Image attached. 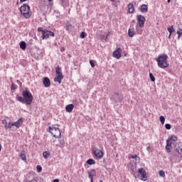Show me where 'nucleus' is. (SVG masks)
Masks as SVG:
<instances>
[{
	"label": "nucleus",
	"mask_w": 182,
	"mask_h": 182,
	"mask_svg": "<svg viewBox=\"0 0 182 182\" xmlns=\"http://www.w3.org/2000/svg\"><path fill=\"white\" fill-rule=\"evenodd\" d=\"M159 174L160 177H166V173H164V171H161V170L159 171Z\"/></svg>",
	"instance_id": "f704fd0d"
},
{
	"label": "nucleus",
	"mask_w": 182,
	"mask_h": 182,
	"mask_svg": "<svg viewBox=\"0 0 182 182\" xmlns=\"http://www.w3.org/2000/svg\"><path fill=\"white\" fill-rule=\"evenodd\" d=\"M36 170L38 173H41V171H42V166H41L40 165H38L36 166Z\"/></svg>",
	"instance_id": "4c0bfd02"
},
{
	"label": "nucleus",
	"mask_w": 182,
	"mask_h": 182,
	"mask_svg": "<svg viewBox=\"0 0 182 182\" xmlns=\"http://www.w3.org/2000/svg\"><path fill=\"white\" fill-rule=\"evenodd\" d=\"M179 31L182 32V23L179 24L178 26Z\"/></svg>",
	"instance_id": "37998d69"
},
{
	"label": "nucleus",
	"mask_w": 182,
	"mask_h": 182,
	"mask_svg": "<svg viewBox=\"0 0 182 182\" xmlns=\"http://www.w3.org/2000/svg\"><path fill=\"white\" fill-rule=\"evenodd\" d=\"M55 146L57 147H60V149H62V147H65V139H62L59 140V144H56Z\"/></svg>",
	"instance_id": "a211bd4d"
},
{
	"label": "nucleus",
	"mask_w": 182,
	"mask_h": 182,
	"mask_svg": "<svg viewBox=\"0 0 182 182\" xmlns=\"http://www.w3.org/2000/svg\"><path fill=\"white\" fill-rule=\"evenodd\" d=\"M151 149V147H150V146H147V147H146V150H147V151H150Z\"/></svg>",
	"instance_id": "49530a36"
},
{
	"label": "nucleus",
	"mask_w": 182,
	"mask_h": 182,
	"mask_svg": "<svg viewBox=\"0 0 182 182\" xmlns=\"http://www.w3.org/2000/svg\"><path fill=\"white\" fill-rule=\"evenodd\" d=\"M38 32H42V35L43 34V31H45V30H43V28H42V27H39L38 28Z\"/></svg>",
	"instance_id": "a19ab883"
},
{
	"label": "nucleus",
	"mask_w": 182,
	"mask_h": 182,
	"mask_svg": "<svg viewBox=\"0 0 182 182\" xmlns=\"http://www.w3.org/2000/svg\"><path fill=\"white\" fill-rule=\"evenodd\" d=\"M11 90H16V87L15 86L14 83L11 84Z\"/></svg>",
	"instance_id": "ea45409f"
},
{
	"label": "nucleus",
	"mask_w": 182,
	"mask_h": 182,
	"mask_svg": "<svg viewBox=\"0 0 182 182\" xmlns=\"http://www.w3.org/2000/svg\"><path fill=\"white\" fill-rule=\"evenodd\" d=\"M43 85L45 87H49L50 86V80L48 77H45L43 80Z\"/></svg>",
	"instance_id": "f8f14e48"
},
{
	"label": "nucleus",
	"mask_w": 182,
	"mask_h": 182,
	"mask_svg": "<svg viewBox=\"0 0 182 182\" xmlns=\"http://www.w3.org/2000/svg\"><path fill=\"white\" fill-rule=\"evenodd\" d=\"M168 4H170L171 2V0H167Z\"/></svg>",
	"instance_id": "3c124183"
},
{
	"label": "nucleus",
	"mask_w": 182,
	"mask_h": 182,
	"mask_svg": "<svg viewBox=\"0 0 182 182\" xmlns=\"http://www.w3.org/2000/svg\"><path fill=\"white\" fill-rule=\"evenodd\" d=\"M42 38L43 39H48L49 38L48 30L45 29V31H43Z\"/></svg>",
	"instance_id": "aec40b11"
},
{
	"label": "nucleus",
	"mask_w": 182,
	"mask_h": 182,
	"mask_svg": "<svg viewBox=\"0 0 182 182\" xmlns=\"http://www.w3.org/2000/svg\"><path fill=\"white\" fill-rule=\"evenodd\" d=\"M165 128L166 129V130H170L171 129V124H165Z\"/></svg>",
	"instance_id": "c9c22d12"
},
{
	"label": "nucleus",
	"mask_w": 182,
	"mask_h": 182,
	"mask_svg": "<svg viewBox=\"0 0 182 182\" xmlns=\"http://www.w3.org/2000/svg\"><path fill=\"white\" fill-rule=\"evenodd\" d=\"M111 1V2H114V0H110Z\"/></svg>",
	"instance_id": "6e6d98bb"
},
{
	"label": "nucleus",
	"mask_w": 182,
	"mask_h": 182,
	"mask_svg": "<svg viewBox=\"0 0 182 182\" xmlns=\"http://www.w3.org/2000/svg\"><path fill=\"white\" fill-rule=\"evenodd\" d=\"M1 122H2V124H5V126H6V124H8V122H6V119H4Z\"/></svg>",
	"instance_id": "79ce46f5"
},
{
	"label": "nucleus",
	"mask_w": 182,
	"mask_h": 182,
	"mask_svg": "<svg viewBox=\"0 0 182 182\" xmlns=\"http://www.w3.org/2000/svg\"><path fill=\"white\" fill-rule=\"evenodd\" d=\"M107 36H109V35H107V36L105 37V39H107Z\"/></svg>",
	"instance_id": "13d9d810"
},
{
	"label": "nucleus",
	"mask_w": 182,
	"mask_h": 182,
	"mask_svg": "<svg viewBox=\"0 0 182 182\" xmlns=\"http://www.w3.org/2000/svg\"><path fill=\"white\" fill-rule=\"evenodd\" d=\"M168 39H170V38H171V35H170V33H169V36H168Z\"/></svg>",
	"instance_id": "864d4df0"
},
{
	"label": "nucleus",
	"mask_w": 182,
	"mask_h": 182,
	"mask_svg": "<svg viewBox=\"0 0 182 182\" xmlns=\"http://www.w3.org/2000/svg\"><path fill=\"white\" fill-rule=\"evenodd\" d=\"M21 2H26V0H20Z\"/></svg>",
	"instance_id": "8fccbe9b"
},
{
	"label": "nucleus",
	"mask_w": 182,
	"mask_h": 182,
	"mask_svg": "<svg viewBox=\"0 0 182 182\" xmlns=\"http://www.w3.org/2000/svg\"><path fill=\"white\" fill-rule=\"evenodd\" d=\"M134 177H135V178H136V176L134 174Z\"/></svg>",
	"instance_id": "bf43d9fd"
},
{
	"label": "nucleus",
	"mask_w": 182,
	"mask_h": 182,
	"mask_svg": "<svg viewBox=\"0 0 182 182\" xmlns=\"http://www.w3.org/2000/svg\"><path fill=\"white\" fill-rule=\"evenodd\" d=\"M23 124V120L22 118H19L16 122H13L14 126L16 127L17 129H19L21 126Z\"/></svg>",
	"instance_id": "9b49d317"
},
{
	"label": "nucleus",
	"mask_w": 182,
	"mask_h": 182,
	"mask_svg": "<svg viewBox=\"0 0 182 182\" xmlns=\"http://www.w3.org/2000/svg\"><path fill=\"white\" fill-rule=\"evenodd\" d=\"M90 65H91L92 68H95V60H90Z\"/></svg>",
	"instance_id": "58836bf2"
},
{
	"label": "nucleus",
	"mask_w": 182,
	"mask_h": 182,
	"mask_svg": "<svg viewBox=\"0 0 182 182\" xmlns=\"http://www.w3.org/2000/svg\"><path fill=\"white\" fill-rule=\"evenodd\" d=\"M167 31L169 32L170 35H171L174 32V27L171 26L167 28Z\"/></svg>",
	"instance_id": "c85d7f7f"
},
{
	"label": "nucleus",
	"mask_w": 182,
	"mask_h": 182,
	"mask_svg": "<svg viewBox=\"0 0 182 182\" xmlns=\"http://www.w3.org/2000/svg\"><path fill=\"white\" fill-rule=\"evenodd\" d=\"M149 77L151 82H156V77H154V75H153V73H149Z\"/></svg>",
	"instance_id": "c756f323"
},
{
	"label": "nucleus",
	"mask_w": 182,
	"mask_h": 182,
	"mask_svg": "<svg viewBox=\"0 0 182 182\" xmlns=\"http://www.w3.org/2000/svg\"><path fill=\"white\" fill-rule=\"evenodd\" d=\"M20 158H21V160H23V161H26V155H25V154H23V153H21V154H20Z\"/></svg>",
	"instance_id": "7c9ffc66"
},
{
	"label": "nucleus",
	"mask_w": 182,
	"mask_h": 182,
	"mask_svg": "<svg viewBox=\"0 0 182 182\" xmlns=\"http://www.w3.org/2000/svg\"><path fill=\"white\" fill-rule=\"evenodd\" d=\"M128 12L129 14H133L134 12V5L132 3L128 4Z\"/></svg>",
	"instance_id": "f3484780"
},
{
	"label": "nucleus",
	"mask_w": 182,
	"mask_h": 182,
	"mask_svg": "<svg viewBox=\"0 0 182 182\" xmlns=\"http://www.w3.org/2000/svg\"><path fill=\"white\" fill-rule=\"evenodd\" d=\"M140 11L143 14H146V12H149V6L146 4H142L141 5Z\"/></svg>",
	"instance_id": "4468645a"
},
{
	"label": "nucleus",
	"mask_w": 182,
	"mask_h": 182,
	"mask_svg": "<svg viewBox=\"0 0 182 182\" xmlns=\"http://www.w3.org/2000/svg\"><path fill=\"white\" fill-rule=\"evenodd\" d=\"M73 27L72 26V24H70L69 22H67L66 23V30L67 31H72V28Z\"/></svg>",
	"instance_id": "cd10ccee"
},
{
	"label": "nucleus",
	"mask_w": 182,
	"mask_h": 182,
	"mask_svg": "<svg viewBox=\"0 0 182 182\" xmlns=\"http://www.w3.org/2000/svg\"><path fill=\"white\" fill-rule=\"evenodd\" d=\"M112 56L116 59H120L122 58V48H118L115 50L112 53Z\"/></svg>",
	"instance_id": "1a4fd4ad"
},
{
	"label": "nucleus",
	"mask_w": 182,
	"mask_h": 182,
	"mask_svg": "<svg viewBox=\"0 0 182 182\" xmlns=\"http://www.w3.org/2000/svg\"><path fill=\"white\" fill-rule=\"evenodd\" d=\"M168 59V55L166 53L161 54L156 58V61L158 63L159 68L161 69H166L168 68L169 64L167 63V60Z\"/></svg>",
	"instance_id": "f03ea898"
},
{
	"label": "nucleus",
	"mask_w": 182,
	"mask_h": 182,
	"mask_svg": "<svg viewBox=\"0 0 182 182\" xmlns=\"http://www.w3.org/2000/svg\"><path fill=\"white\" fill-rule=\"evenodd\" d=\"M86 163L89 166H93V164H96V161H95L94 159H90L87 160Z\"/></svg>",
	"instance_id": "b1692460"
},
{
	"label": "nucleus",
	"mask_w": 182,
	"mask_h": 182,
	"mask_svg": "<svg viewBox=\"0 0 182 182\" xmlns=\"http://www.w3.org/2000/svg\"><path fill=\"white\" fill-rule=\"evenodd\" d=\"M55 73L57 75H63V74H62V68H60V67L58 66L55 69Z\"/></svg>",
	"instance_id": "393cba45"
},
{
	"label": "nucleus",
	"mask_w": 182,
	"mask_h": 182,
	"mask_svg": "<svg viewBox=\"0 0 182 182\" xmlns=\"http://www.w3.org/2000/svg\"><path fill=\"white\" fill-rule=\"evenodd\" d=\"M61 5L65 8V6H68V4H69V0H61Z\"/></svg>",
	"instance_id": "a878e982"
},
{
	"label": "nucleus",
	"mask_w": 182,
	"mask_h": 182,
	"mask_svg": "<svg viewBox=\"0 0 182 182\" xmlns=\"http://www.w3.org/2000/svg\"><path fill=\"white\" fill-rule=\"evenodd\" d=\"M63 80V75H57L54 78V82H58L59 85H60V83H62Z\"/></svg>",
	"instance_id": "dca6fc26"
},
{
	"label": "nucleus",
	"mask_w": 182,
	"mask_h": 182,
	"mask_svg": "<svg viewBox=\"0 0 182 182\" xmlns=\"http://www.w3.org/2000/svg\"><path fill=\"white\" fill-rule=\"evenodd\" d=\"M44 4H46V6H52V5H53V0H44Z\"/></svg>",
	"instance_id": "6ab92c4d"
},
{
	"label": "nucleus",
	"mask_w": 182,
	"mask_h": 182,
	"mask_svg": "<svg viewBox=\"0 0 182 182\" xmlns=\"http://www.w3.org/2000/svg\"><path fill=\"white\" fill-rule=\"evenodd\" d=\"M80 38H81V39H85V38H86V33L85 31H82L80 35Z\"/></svg>",
	"instance_id": "473e14b6"
},
{
	"label": "nucleus",
	"mask_w": 182,
	"mask_h": 182,
	"mask_svg": "<svg viewBox=\"0 0 182 182\" xmlns=\"http://www.w3.org/2000/svg\"><path fill=\"white\" fill-rule=\"evenodd\" d=\"M131 159H137V155L136 154L132 155Z\"/></svg>",
	"instance_id": "a18cd8bd"
},
{
	"label": "nucleus",
	"mask_w": 182,
	"mask_h": 182,
	"mask_svg": "<svg viewBox=\"0 0 182 182\" xmlns=\"http://www.w3.org/2000/svg\"><path fill=\"white\" fill-rule=\"evenodd\" d=\"M22 96L23 97L19 96L17 97V100H18V102H21V103L23 104L26 103L28 105H32V102H33V96L29 90H23Z\"/></svg>",
	"instance_id": "f257e3e1"
},
{
	"label": "nucleus",
	"mask_w": 182,
	"mask_h": 182,
	"mask_svg": "<svg viewBox=\"0 0 182 182\" xmlns=\"http://www.w3.org/2000/svg\"><path fill=\"white\" fill-rule=\"evenodd\" d=\"M137 33H138L139 35H141V31H137Z\"/></svg>",
	"instance_id": "09e8293b"
},
{
	"label": "nucleus",
	"mask_w": 182,
	"mask_h": 182,
	"mask_svg": "<svg viewBox=\"0 0 182 182\" xmlns=\"http://www.w3.org/2000/svg\"><path fill=\"white\" fill-rule=\"evenodd\" d=\"M1 149H2V145L0 144V151H1Z\"/></svg>",
	"instance_id": "5fc2aeb1"
},
{
	"label": "nucleus",
	"mask_w": 182,
	"mask_h": 182,
	"mask_svg": "<svg viewBox=\"0 0 182 182\" xmlns=\"http://www.w3.org/2000/svg\"><path fill=\"white\" fill-rule=\"evenodd\" d=\"M20 12L21 14V15H23V16H24V18H26V19H28V18H31V12L29 11H31V6H29V5L28 4H23V6H21L20 7Z\"/></svg>",
	"instance_id": "20e7f679"
},
{
	"label": "nucleus",
	"mask_w": 182,
	"mask_h": 182,
	"mask_svg": "<svg viewBox=\"0 0 182 182\" xmlns=\"http://www.w3.org/2000/svg\"><path fill=\"white\" fill-rule=\"evenodd\" d=\"M110 100H112L114 106H119V104L122 100H123V95L122 93L117 92L111 97Z\"/></svg>",
	"instance_id": "39448f33"
},
{
	"label": "nucleus",
	"mask_w": 182,
	"mask_h": 182,
	"mask_svg": "<svg viewBox=\"0 0 182 182\" xmlns=\"http://www.w3.org/2000/svg\"><path fill=\"white\" fill-rule=\"evenodd\" d=\"M4 127L6 130H8V129H12V127H14V122H9V123L7 122V124L4 126Z\"/></svg>",
	"instance_id": "412c9836"
},
{
	"label": "nucleus",
	"mask_w": 182,
	"mask_h": 182,
	"mask_svg": "<svg viewBox=\"0 0 182 182\" xmlns=\"http://www.w3.org/2000/svg\"><path fill=\"white\" fill-rule=\"evenodd\" d=\"M59 15H60V14L58 13V15L56 16V17H57V18H59Z\"/></svg>",
	"instance_id": "603ef678"
},
{
	"label": "nucleus",
	"mask_w": 182,
	"mask_h": 182,
	"mask_svg": "<svg viewBox=\"0 0 182 182\" xmlns=\"http://www.w3.org/2000/svg\"><path fill=\"white\" fill-rule=\"evenodd\" d=\"M20 48L22 49V50L26 49V43L25 41L20 42Z\"/></svg>",
	"instance_id": "5701e85b"
},
{
	"label": "nucleus",
	"mask_w": 182,
	"mask_h": 182,
	"mask_svg": "<svg viewBox=\"0 0 182 182\" xmlns=\"http://www.w3.org/2000/svg\"><path fill=\"white\" fill-rule=\"evenodd\" d=\"M74 107H75V105H73V104H69V105H66L65 110L68 113H70L71 112H73Z\"/></svg>",
	"instance_id": "2eb2a0df"
},
{
	"label": "nucleus",
	"mask_w": 182,
	"mask_h": 182,
	"mask_svg": "<svg viewBox=\"0 0 182 182\" xmlns=\"http://www.w3.org/2000/svg\"><path fill=\"white\" fill-rule=\"evenodd\" d=\"M43 156L44 157V159H48L49 156H50V153H49V151H43Z\"/></svg>",
	"instance_id": "bb28decb"
},
{
	"label": "nucleus",
	"mask_w": 182,
	"mask_h": 182,
	"mask_svg": "<svg viewBox=\"0 0 182 182\" xmlns=\"http://www.w3.org/2000/svg\"><path fill=\"white\" fill-rule=\"evenodd\" d=\"M137 173L138 177H140L141 180L143 181H146V180H147V172H146L144 168H139Z\"/></svg>",
	"instance_id": "423d86ee"
},
{
	"label": "nucleus",
	"mask_w": 182,
	"mask_h": 182,
	"mask_svg": "<svg viewBox=\"0 0 182 182\" xmlns=\"http://www.w3.org/2000/svg\"><path fill=\"white\" fill-rule=\"evenodd\" d=\"M128 36L129 38H133L134 36V30L133 28H129L128 31Z\"/></svg>",
	"instance_id": "4be33fe9"
},
{
	"label": "nucleus",
	"mask_w": 182,
	"mask_h": 182,
	"mask_svg": "<svg viewBox=\"0 0 182 182\" xmlns=\"http://www.w3.org/2000/svg\"><path fill=\"white\" fill-rule=\"evenodd\" d=\"M132 23H134V20L132 21Z\"/></svg>",
	"instance_id": "4d7b16f0"
},
{
	"label": "nucleus",
	"mask_w": 182,
	"mask_h": 182,
	"mask_svg": "<svg viewBox=\"0 0 182 182\" xmlns=\"http://www.w3.org/2000/svg\"><path fill=\"white\" fill-rule=\"evenodd\" d=\"M171 144H173V142H171V141H169V139H167L166 146L165 147L167 153H171Z\"/></svg>",
	"instance_id": "9d476101"
},
{
	"label": "nucleus",
	"mask_w": 182,
	"mask_h": 182,
	"mask_svg": "<svg viewBox=\"0 0 182 182\" xmlns=\"http://www.w3.org/2000/svg\"><path fill=\"white\" fill-rule=\"evenodd\" d=\"M168 140L171 141H176L177 136H170L169 138H168Z\"/></svg>",
	"instance_id": "72a5a7b5"
},
{
	"label": "nucleus",
	"mask_w": 182,
	"mask_h": 182,
	"mask_svg": "<svg viewBox=\"0 0 182 182\" xmlns=\"http://www.w3.org/2000/svg\"><path fill=\"white\" fill-rule=\"evenodd\" d=\"M16 83H18V85H19V86H22V82L21 81H19V80H16Z\"/></svg>",
	"instance_id": "c03bdc74"
},
{
	"label": "nucleus",
	"mask_w": 182,
	"mask_h": 182,
	"mask_svg": "<svg viewBox=\"0 0 182 182\" xmlns=\"http://www.w3.org/2000/svg\"><path fill=\"white\" fill-rule=\"evenodd\" d=\"M136 21L139 23V28H143L144 26V23H146V18H144L143 15H137Z\"/></svg>",
	"instance_id": "6e6552de"
},
{
	"label": "nucleus",
	"mask_w": 182,
	"mask_h": 182,
	"mask_svg": "<svg viewBox=\"0 0 182 182\" xmlns=\"http://www.w3.org/2000/svg\"><path fill=\"white\" fill-rule=\"evenodd\" d=\"M60 127V125L59 124L48 127L49 133H50L55 139H60V137H62V132H60V129H59Z\"/></svg>",
	"instance_id": "7ed1b4c3"
},
{
	"label": "nucleus",
	"mask_w": 182,
	"mask_h": 182,
	"mask_svg": "<svg viewBox=\"0 0 182 182\" xmlns=\"http://www.w3.org/2000/svg\"><path fill=\"white\" fill-rule=\"evenodd\" d=\"M96 176V170L92 169L90 171L88 172V177L90 178V181L93 182V177Z\"/></svg>",
	"instance_id": "ddd939ff"
},
{
	"label": "nucleus",
	"mask_w": 182,
	"mask_h": 182,
	"mask_svg": "<svg viewBox=\"0 0 182 182\" xmlns=\"http://www.w3.org/2000/svg\"><path fill=\"white\" fill-rule=\"evenodd\" d=\"M53 182H59V179H54Z\"/></svg>",
	"instance_id": "de8ad7c7"
},
{
	"label": "nucleus",
	"mask_w": 182,
	"mask_h": 182,
	"mask_svg": "<svg viewBox=\"0 0 182 182\" xmlns=\"http://www.w3.org/2000/svg\"><path fill=\"white\" fill-rule=\"evenodd\" d=\"M92 154L97 157V159H103V151L97 149V147H94L92 149Z\"/></svg>",
	"instance_id": "0eeeda50"
},
{
	"label": "nucleus",
	"mask_w": 182,
	"mask_h": 182,
	"mask_svg": "<svg viewBox=\"0 0 182 182\" xmlns=\"http://www.w3.org/2000/svg\"><path fill=\"white\" fill-rule=\"evenodd\" d=\"M47 32L48 33V36H53V37L55 36V33H53V31L47 30Z\"/></svg>",
	"instance_id": "e433bc0d"
},
{
	"label": "nucleus",
	"mask_w": 182,
	"mask_h": 182,
	"mask_svg": "<svg viewBox=\"0 0 182 182\" xmlns=\"http://www.w3.org/2000/svg\"><path fill=\"white\" fill-rule=\"evenodd\" d=\"M159 120H160L161 124H164V122H166V118H164V116L161 115V116L159 117Z\"/></svg>",
	"instance_id": "2f4dec72"
}]
</instances>
